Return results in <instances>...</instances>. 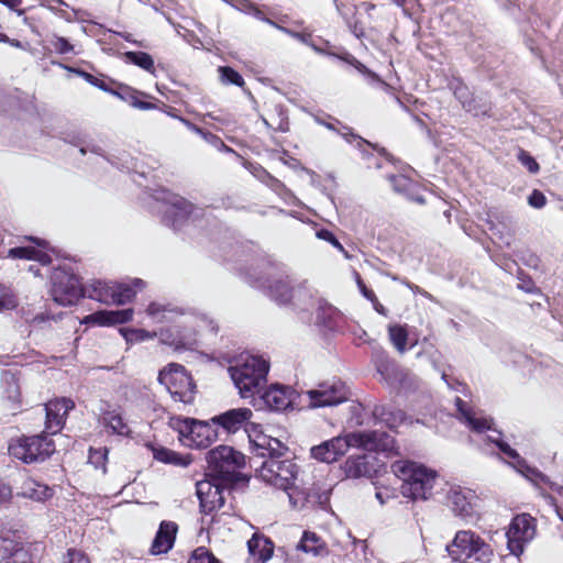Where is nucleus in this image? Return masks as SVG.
<instances>
[{"label":"nucleus","instance_id":"31","mask_svg":"<svg viewBox=\"0 0 563 563\" xmlns=\"http://www.w3.org/2000/svg\"><path fill=\"white\" fill-rule=\"evenodd\" d=\"M54 489L33 478H25L16 495L35 501H45L53 496Z\"/></svg>","mask_w":563,"mask_h":563},{"label":"nucleus","instance_id":"54","mask_svg":"<svg viewBox=\"0 0 563 563\" xmlns=\"http://www.w3.org/2000/svg\"><path fill=\"white\" fill-rule=\"evenodd\" d=\"M266 21L274 25L275 27L279 29L280 31L291 35L292 37L303 42V43H308V41L311 38V33L309 32H294L287 27H284V26H279L278 24H276L274 21L269 20V19H266Z\"/></svg>","mask_w":563,"mask_h":563},{"label":"nucleus","instance_id":"53","mask_svg":"<svg viewBox=\"0 0 563 563\" xmlns=\"http://www.w3.org/2000/svg\"><path fill=\"white\" fill-rule=\"evenodd\" d=\"M16 306L14 297L0 284V311L12 309Z\"/></svg>","mask_w":563,"mask_h":563},{"label":"nucleus","instance_id":"60","mask_svg":"<svg viewBox=\"0 0 563 563\" xmlns=\"http://www.w3.org/2000/svg\"><path fill=\"white\" fill-rule=\"evenodd\" d=\"M65 563H90V561L82 552L70 549L67 552V561Z\"/></svg>","mask_w":563,"mask_h":563},{"label":"nucleus","instance_id":"55","mask_svg":"<svg viewBox=\"0 0 563 563\" xmlns=\"http://www.w3.org/2000/svg\"><path fill=\"white\" fill-rule=\"evenodd\" d=\"M66 69H68L69 71H73L81 77H84L88 82H90L91 85L102 89V90H106V85L103 82L102 79H99L84 70H80V69H76V68H71V67H66Z\"/></svg>","mask_w":563,"mask_h":563},{"label":"nucleus","instance_id":"57","mask_svg":"<svg viewBox=\"0 0 563 563\" xmlns=\"http://www.w3.org/2000/svg\"><path fill=\"white\" fill-rule=\"evenodd\" d=\"M528 202L531 207L540 209L545 206L547 198L542 191L534 189L528 197Z\"/></svg>","mask_w":563,"mask_h":563},{"label":"nucleus","instance_id":"16","mask_svg":"<svg viewBox=\"0 0 563 563\" xmlns=\"http://www.w3.org/2000/svg\"><path fill=\"white\" fill-rule=\"evenodd\" d=\"M181 435L187 438L190 445L197 449H203L211 445L218 437L217 429L209 422L186 419L184 428L180 429Z\"/></svg>","mask_w":563,"mask_h":563},{"label":"nucleus","instance_id":"33","mask_svg":"<svg viewBox=\"0 0 563 563\" xmlns=\"http://www.w3.org/2000/svg\"><path fill=\"white\" fill-rule=\"evenodd\" d=\"M459 411L467 423L468 428L475 432L482 433L492 428L490 420L484 417H476L471 409H465V402L461 398H456Z\"/></svg>","mask_w":563,"mask_h":563},{"label":"nucleus","instance_id":"56","mask_svg":"<svg viewBox=\"0 0 563 563\" xmlns=\"http://www.w3.org/2000/svg\"><path fill=\"white\" fill-rule=\"evenodd\" d=\"M5 563H32L29 552L23 549H16Z\"/></svg>","mask_w":563,"mask_h":563},{"label":"nucleus","instance_id":"44","mask_svg":"<svg viewBox=\"0 0 563 563\" xmlns=\"http://www.w3.org/2000/svg\"><path fill=\"white\" fill-rule=\"evenodd\" d=\"M188 563H221L214 554L205 547H199L192 551Z\"/></svg>","mask_w":563,"mask_h":563},{"label":"nucleus","instance_id":"7","mask_svg":"<svg viewBox=\"0 0 563 563\" xmlns=\"http://www.w3.org/2000/svg\"><path fill=\"white\" fill-rule=\"evenodd\" d=\"M158 382L170 394L175 401L190 405L194 402L197 386L191 374L184 365L169 363L158 373Z\"/></svg>","mask_w":563,"mask_h":563},{"label":"nucleus","instance_id":"46","mask_svg":"<svg viewBox=\"0 0 563 563\" xmlns=\"http://www.w3.org/2000/svg\"><path fill=\"white\" fill-rule=\"evenodd\" d=\"M344 137L350 143L355 141L358 148H362L364 145H366V146H369L373 150L377 151L383 156L387 155V151L385 147H380L378 144H373V143L366 141L362 136L353 133L351 130L344 134Z\"/></svg>","mask_w":563,"mask_h":563},{"label":"nucleus","instance_id":"29","mask_svg":"<svg viewBox=\"0 0 563 563\" xmlns=\"http://www.w3.org/2000/svg\"><path fill=\"white\" fill-rule=\"evenodd\" d=\"M448 501L452 511L463 520H473L477 518L475 505L463 490L451 489L448 494Z\"/></svg>","mask_w":563,"mask_h":563},{"label":"nucleus","instance_id":"58","mask_svg":"<svg viewBox=\"0 0 563 563\" xmlns=\"http://www.w3.org/2000/svg\"><path fill=\"white\" fill-rule=\"evenodd\" d=\"M356 284L358 286L360 291L362 295L368 299L372 302L377 301V296L375 295L374 290L368 288L364 280L362 279L361 275L356 273Z\"/></svg>","mask_w":563,"mask_h":563},{"label":"nucleus","instance_id":"32","mask_svg":"<svg viewBox=\"0 0 563 563\" xmlns=\"http://www.w3.org/2000/svg\"><path fill=\"white\" fill-rule=\"evenodd\" d=\"M154 460L175 466H188L191 463L189 455H181L168 448L150 445Z\"/></svg>","mask_w":563,"mask_h":563},{"label":"nucleus","instance_id":"9","mask_svg":"<svg viewBox=\"0 0 563 563\" xmlns=\"http://www.w3.org/2000/svg\"><path fill=\"white\" fill-rule=\"evenodd\" d=\"M55 451V443L46 434L24 437L9 445L12 456L24 463L43 462Z\"/></svg>","mask_w":563,"mask_h":563},{"label":"nucleus","instance_id":"49","mask_svg":"<svg viewBox=\"0 0 563 563\" xmlns=\"http://www.w3.org/2000/svg\"><path fill=\"white\" fill-rule=\"evenodd\" d=\"M158 106V110H163L165 111L169 117L172 118H175V119H178L179 121H181L183 123H185L187 126H189L191 130H194L195 132L199 133V134H202V129L192 124L190 121H188L187 119L183 118V117H179L177 113H176V109L173 108V107H169L167 106L166 103L162 102V101H158L156 103Z\"/></svg>","mask_w":563,"mask_h":563},{"label":"nucleus","instance_id":"4","mask_svg":"<svg viewBox=\"0 0 563 563\" xmlns=\"http://www.w3.org/2000/svg\"><path fill=\"white\" fill-rule=\"evenodd\" d=\"M393 473L402 481L401 494L405 497L428 499L431 495L437 473L413 461H396L391 464Z\"/></svg>","mask_w":563,"mask_h":563},{"label":"nucleus","instance_id":"10","mask_svg":"<svg viewBox=\"0 0 563 563\" xmlns=\"http://www.w3.org/2000/svg\"><path fill=\"white\" fill-rule=\"evenodd\" d=\"M156 200L165 205L162 222L173 230L181 229L191 218L196 206L185 197L163 189L156 196Z\"/></svg>","mask_w":563,"mask_h":563},{"label":"nucleus","instance_id":"35","mask_svg":"<svg viewBox=\"0 0 563 563\" xmlns=\"http://www.w3.org/2000/svg\"><path fill=\"white\" fill-rule=\"evenodd\" d=\"M389 181L395 191L406 195L412 200H417L418 202H423L422 198H413L412 192L417 188V184L409 177L398 174L390 175Z\"/></svg>","mask_w":563,"mask_h":563},{"label":"nucleus","instance_id":"24","mask_svg":"<svg viewBox=\"0 0 563 563\" xmlns=\"http://www.w3.org/2000/svg\"><path fill=\"white\" fill-rule=\"evenodd\" d=\"M263 122L267 128L276 132L289 131L287 109L280 102L269 101L265 103Z\"/></svg>","mask_w":563,"mask_h":563},{"label":"nucleus","instance_id":"15","mask_svg":"<svg viewBox=\"0 0 563 563\" xmlns=\"http://www.w3.org/2000/svg\"><path fill=\"white\" fill-rule=\"evenodd\" d=\"M454 97L460 101L462 108L476 118H492L493 103L487 98L474 95L468 87L459 81L453 90Z\"/></svg>","mask_w":563,"mask_h":563},{"label":"nucleus","instance_id":"52","mask_svg":"<svg viewBox=\"0 0 563 563\" xmlns=\"http://www.w3.org/2000/svg\"><path fill=\"white\" fill-rule=\"evenodd\" d=\"M518 288L523 290L527 294H538L540 289L537 287L533 279L525 274L519 275Z\"/></svg>","mask_w":563,"mask_h":563},{"label":"nucleus","instance_id":"61","mask_svg":"<svg viewBox=\"0 0 563 563\" xmlns=\"http://www.w3.org/2000/svg\"><path fill=\"white\" fill-rule=\"evenodd\" d=\"M12 487L9 484L0 481V505L9 503L12 498Z\"/></svg>","mask_w":563,"mask_h":563},{"label":"nucleus","instance_id":"3","mask_svg":"<svg viewBox=\"0 0 563 563\" xmlns=\"http://www.w3.org/2000/svg\"><path fill=\"white\" fill-rule=\"evenodd\" d=\"M208 463L207 476L238 485L246 484L249 477L241 470L245 466V455L229 445H218L210 450L206 456Z\"/></svg>","mask_w":563,"mask_h":563},{"label":"nucleus","instance_id":"47","mask_svg":"<svg viewBox=\"0 0 563 563\" xmlns=\"http://www.w3.org/2000/svg\"><path fill=\"white\" fill-rule=\"evenodd\" d=\"M49 43L54 51L58 54L66 55L70 53H75V46L70 44L65 37L54 35Z\"/></svg>","mask_w":563,"mask_h":563},{"label":"nucleus","instance_id":"12","mask_svg":"<svg viewBox=\"0 0 563 563\" xmlns=\"http://www.w3.org/2000/svg\"><path fill=\"white\" fill-rule=\"evenodd\" d=\"M267 295L278 305H297L310 297L303 285L295 286L290 277L284 273L267 279Z\"/></svg>","mask_w":563,"mask_h":563},{"label":"nucleus","instance_id":"14","mask_svg":"<svg viewBox=\"0 0 563 563\" xmlns=\"http://www.w3.org/2000/svg\"><path fill=\"white\" fill-rule=\"evenodd\" d=\"M352 441L355 443V446L366 451L382 452L389 455L399 454L396 439L385 431L352 432Z\"/></svg>","mask_w":563,"mask_h":563},{"label":"nucleus","instance_id":"30","mask_svg":"<svg viewBox=\"0 0 563 563\" xmlns=\"http://www.w3.org/2000/svg\"><path fill=\"white\" fill-rule=\"evenodd\" d=\"M377 422L384 423L390 430L397 429L406 420V413L389 405H375L372 411Z\"/></svg>","mask_w":563,"mask_h":563},{"label":"nucleus","instance_id":"23","mask_svg":"<svg viewBox=\"0 0 563 563\" xmlns=\"http://www.w3.org/2000/svg\"><path fill=\"white\" fill-rule=\"evenodd\" d=\"M26 240L34 242L41 249H35L33 246H18L12 247L8 251V257L11 258H22V260H34L44 265L52 263V257L44 250L48 249V242L45 240H40L33 236H25Z\"/></svg>","mask_w":563,"mask_h":563},{"label":"nucleus","instance_id":"39","mask_svg":"<svg viewBox=\"0 0 563 563\" xmlns=\"http://www.w3.org/2000/svg\"><path fill=\"white\" fill-rule=\"evenodd\" d=\"M118 332L124 338L128 345L153 339L156 333L144 329L119 328Z\"/></svg>","mask_w":563,"mask_h":563},{"label":"nucleus","instance_id":"13","mask_svg":"<svg viewBox=\"0 0 563 563\" xmlns=\"http://www.w3.org/2000/svg\"><path fill=\"white\" fill-rule=\"evenodd\" d=\"M536 529L537 521L529 514L515 516L506 532L507 547L510 553L516 556L522 554L526 544L533 539Z\"/></svg>","mask_w":563,"mask_h":563},{"label":"nucleus","instance_id":"36","mask_svg":"<svg viewBox=\"0 0 563 563\" xmlns=\"http://www.w3.org/2000/svg\"><path fill=\"white\" fill-rule=\"evenodd\" d=\"M297 549L311 553L313 555L320 554L325 549V544L322 539L314 532L305 531L301 540L299 541Z\"/></svg>","mask_w":563,"mask_h":563},{"label":"nucleus","instance_id":"5","mask_svg":"<svg viewBox=\"0 0 563 563\" xmlns=\"http://www.w3.org/2000/svg\"><path fill=\"white\" fill-rule=\"evenodd\" d=\"M450 558L456 563H492L494 550L473 530H460L446 548Z\"/></svg>","mask_w":563,"mask_h":563},{"label":"nucleus","instance_id":"48","mask_svg":"<svg viewBox=\"0 0 563 563\" xmlns=\"http://www.w3.org/2000/svg\"><path fill=\"white\" fill-rule=\"evenodd\" d=\"M88 463L106 473V449L90 448Z\"/></svg>","mask_w":563,"mask_h":563},{"label":"nucleus","instance_id":"22","mask_svg":"<svg viewBox=\"0 0 563 563\" xmlns=\"http://www.w3.org/2000/svg\"><path fill=\"white\" fill-rule=\"evenodd\" d=\"M253 412L250 408L230 409L211 419L212 423L221 427L228 433H235L244 428L252 418Z\"/></svg>","mask_w":563,"mask_h":563},{"label":"nucleus","instance_id":"59","mask_svg":"<svg viewBox=\"0 0 563 563\" xmlns=\"http://www.w3.org/2000/svg\"><path fill=\"white\" fill-rule=\"evenodd\" d=\"M496 445L498 446L500 452H503L507 457L516 461H519L521 459L519 453L515 449H512L507 442L498 440L496 441Z\"/></svg>","mask_w":563,"mask_h":563},{"label":"nucleus","instance_id":"38","mask_svg":"<svg viewBox=\"0 0 563 563\" xmlns=\"http://www.w3.org/2000/svg\"><path fill=\"white\" fill-rule=\"evenodd\" d=\"M124 57L126 62L136 65L151 74L155 73L154 59L148 53L142 51H130L124 53Z\"/></svg>","mask_w":563,"mask_h":563},{"label":"nucleus","instance_id":"18","mask_svg":"<svg viewBox=\"0 0 563 563\" xmlns=\"http://www.w3.org/2000/svg\"><path fill=\"white\" fill-rule=\"evenodd\" d=\"M379 460L371 454L350 455L342 470L347 478H372L378 472Z\"/></svg>","mask_w":563,"mask_h":563},{"label":"nucleus","instance_id":"51","mask_svg":"<svg viewBox=\"0 0 563 563\" xmlns=\"http://www.w3.org/2000/svg\"><path fill=\"white\" fill-rule=\"evenodd\" d=\"M518 159L530 173L537 174L540 170L539 163L527 151L520 150Z\"/></svg>","mask_w":563,"mask_h":563},{"label":"nucleus","instance_id":"34","mask_svg":"<svg viewBox=\"0 0 563 563\" xmlns=\"http://www.w3.org/2000/svg\"><path fill=\"white\" fill-rule=\"evenodd\" d=\"M108 296L111 297L113 303L125 305L135 298L136 291L129 284L114 283L112 286L108 285Z\"/></svg>","mask_w":563,"mask_h":563},{"label":"nucleus","instance_id":"40","mask_svg":"<svg viewBox=\"0 0 563 563\" xmlns=\"http://www.w3.org/2000/svg\"><path fill=\"white\" fill-rule=\"evenodd\" d=\"M388 334L391 343L400 352H405L407 349L408 331L402 325H391L388 329Z\"/></svg>","mask_w":563,"mask_h":563},{"label":"nucleus","instance_id":"1","mask_svg":"<svg viewBox=\"0 0 563 563\" xmlns=\"http://www.w3.org/2000/svg\"><path fill=\"white\" fill-rule=\"evenodd\" d=\"M235 485L224 483L218 478L205 475L196 483V495L199 500V510L202 515L211 516L212 521L218 515L233 516L236 505L232 495Z\"/></svg>","mask_w":563,"mask_h":563},{"label":"nucleus","instance_id":"64","mask_svg":"<svg viewBox=\"0 0 563 563\" xmlns=\"http://www.w3.org/2000/svg\"><path fill=\"white\" fill-rule=\"evenodd\" d=\"M340 58L355 66L360 70L365 69V66L349 53H345L343 56H340Z\"/></svg>","mask_w":563,"mask_h":563},{"label":"nucleus","instance_id":"63","mask_svg":"<svg viewBox=\"0 0 563 563\" xmlns=\"http://www.w3.org/2000/svg\"><path fill=\"white\" fill-rule=\"evenodd\" d=\"M165 311H166V307L158 302H151L146 309L147 314L153 318L158 317L162 312H165Z\"/></svg>","mask_w":563,"mask_h":563},{"label":"nucleus","instance_id":"28","mask_svg":"<svg viewBox=\"0 0 563 563\" xmlns=\"http://www.w3.org/2000/svg\"><path fill=\"white\" fill-rule=\"evenodd\" d=\"M291 394L292 391L288 387L272 385L264 390L261 398L267 408L280 411L291 405Z\"/></svg>","mask_w":563,"mask_h":563},{"label":"nucleus","instance_id":"45","mask_svg":"<svg viewBox=\"0 0 563 563\" xmlns=\"http://www.w3.org/2000/svg\"><path fill=\"white\" fill-rule=\"evenodd\" d=\"M318 239L329 242L332 246H334L338 251H340L346 258H350V254L344 249V246L340 243L336 236L328 229H320L316 232Z\"/></svg>","mask_w":563,"mask_h":563},{"label":"nucleus","instance_id":"19","mask_svg":"<svg viewBox=\"0 0 563 563\" xmlns=\"http://www.w3.org/2000/svg\"><path fill=\"white\" fill-rule=\"evenodd\" d=\"M75 402L70 398H56L45 405L46 420L45 432L58 433L64 424L68 412L74 409Z\"/></svg>","mask_w":563,"mask_h":563},{"label":"nucleus","instance_id":"62","mask_svg":"<svg viewBox=\"0 0 563 563\" xmlns=\"http://www.w3.org/2000/svg\"><path fill=\"white\" fill-rule=\"evenodd\" d=\"M530 472L533 476L534 482L542 483L544 485H548L551 489H554L555 484L552 483L545 474H543L537 468L530 470Z\"/></svg>","mask_w":563,"mask_h":563},{"label":"nucleus","instance_id":"42","mask_svg":"<svg viewBox=\"0 0 563 563\" xmlns=\"http://www.w3.org/2000/svg\"><path fill=\"white\" fill-rule=\"evenodd\" d=\"M108 427L111 428L113 433L129 437L132 432L128 422L123 419L120 413L111 412L110 417H108Z\"/></svg>","mask_w":563,"mask_h":563},{"label":"nucleus","instance_id":"20","mask_svg":"<svg viewBox=\"0 0 563 563\" xmlns=\"http://www.w3.org/2000/svg\"><path fill=\"white\" fill-rule=\"evenodd\" d=\"M89 299L98 302V308L96 312L86 316L82 319L84 323L87 324H98V325H106V310L103 309V300L106 297V287L102 282L100 280H93L92 283L82 286V292L80 298Z\"/></svg>","mask_w":563,"mask_h":563},{"label":"nucleus","instance_id":"17","mask_svg":"<svg viewBox=\"0 0 563 563\" xmlns=\"http://www.w3.org/2000/svg\"><path fill=\"white\" fill-rule=\"evenodd\" d=\"M350 446H355L352 441V433L344 437H335L311 448V456L324 463H333L346 453Z\"/></svg>","mask_w":563,"mask_h":563},{"label":"nucleus","instance_id":"2","mask_svg":"<svg viewBox=\"0 0 563 563\" xmlns=\"http://www.w3.org/2000/svg\"><path fill=\"white\" fill-rule=\"evenodd\" d=\"M269 363L262 356L249 355L229 367L230 376L242 398L258 395L267 383Z\"/></svg>","mask_w":563,"mask_h":563},{"label":"nucleus","instance_id":"11","mask_svg":"<svg viewBox=\"0 0 563 563\" xmlns=\"http://www.w3.org/2000/svg\"><path fill=\"white\" fill-rule=\"evenodd\" d=\"M311 408L336 406L349 400L351 391L347 385L339 378L320 383L317 388L306 393Z\"/></svg>","mask_w":563,"mask_h":563},{"label":"nucleus","instance_id":"27","mask_svg":"<svg viewBox=\"0 0 563 563\" xmlns=\"http://www.w3.org/2000/svg\"><path fill=\"white\" fill-rule=\"evenodd\" d=\"M108 92L117 96L118 98L122 99L123 101L128 102L132 107L137 108L140 110L158 109V106L155 102H151V101L141 99V98L154 99L153 96L142 92V91H139L129 86H120L117 90L108 87Z\"/></svg>","mask_w":563,"mask_h":563},{"label":"nucleus","instance_id":"21","mask_svg":"<svg viewBox=\"0 0 563 563\" xmlns=\"http://www.w3.org/2000/svg\"><path fill=\"white\" fill-rule=\"evenodd\" d=\"M252 452L265 460L283 457L287 448L276 438L260 433L254 438L250 437Z\"/></svg>","mask_w":563,"mask_h":563},{"label":"nucleus","instance_id":"43","mask_svg":"<svg viewBox=\"0 0 563 563\" xmlns=\"http://www.w3.org/2000/svg\"><path fill=\"white\" fill-rule=\"evenodd\" d=\"M134 310L132 308L122 310H108V327L123 324L132 320Z\"/></svg>","mask_w":563,"mask_h":563},{"label":"nucleus","instance_id":"8","mask_svg":"<svg viewBox=\"0 0 563 563\" xmlns=\"http://www.w3.org/2000/svg\"><path fill=\"white\" fill-rule=\"evenodd\" d=\"M82 292L78 276L68 264L54 266L51 275V296L60 306L76 303Z\"/></svg>","mask_w":563,"mask_h":563},{"label":"nucleus","instance_id":"6","mask_svg":"<svg viewBox=\"0 0 563 563\" xmlns=\"http://www.w3.org/2000/svg\"><path fill=\"white\" fill-rule=\"evenodd\" d=\"M299 473V466L290 459H271L264 460L260 467L256 468V477L261 478L266 484H269L278 489L288 493L289 498H292V493L296 490L295 482Z\"/></svg>","mask_w":563,"mask_h":563},{"label":"nucleus","instance_id":"37","mask_svg":"<svg viewBox=\"0 0 563 563\" xmlns=\"http://www.w3.org/2000/svg\"><path fill=\"white\" fill-rule=\"evenodd\" d=\"M341 320L340 312L331 305H320L317 312V321L325 328L334 330Z\"/></svg>","mask_w":563,"mask_h":563},{"label":"nucleus","instance_id":"25","mask_svg":"<svg viewBox=\"0 0 563 563\" xmlns=\"http://www.w3.org/2000/svg\"><path fill=\"white\" fill-rule=\"evenodd\" d=\"M178 526L174 521H162L151 545L154 555L167 553L175 543Z\"/></svg>","mask_w":563,"mask_h":563},{"label":"nucleus","instance_id":"26","mask_svg":"<svg viewBox=\"0 0 563 563\" xmlns=\"http://www.w3.org/2000/svg\"><path fill=\"white\" fill-rule=\"evenodd\" d=\"M274 542L262 533L255 532L247 541L249 562L266 563L274 553Z\"/></svg>","mask_w":563,"mask_h":563},{"label":"nucleus","instance_id":"41","mask_svg":"<svg viewBox=\"0 0 563 563\" xmlns=\"http://www.w3.org/2000/svg\"><path fill=\"white\" fill-rule=\"evenodd\" d=\"M218 73L221 81L225 85H234L240 88L245 86V80L242 75L231 66H220Z\"/></svg>","mask_w":563,"mask_h":563},{"label":"nucleus","instance_id":"50","mask_svg":"<svg viewBox=\"0 0 563 563\" xmlns=\"http://www.w3.org/2000/svg\"><path fill=\"white\" fill-rule=\"evenodd\" d=\"M18 543H15L12 539L0 536V558L2 560H9V556L16 550L20 549Z\"/></svg>","mask_w":563,"mask_h":563}]
</instances>
